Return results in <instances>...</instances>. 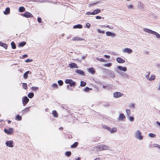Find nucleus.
I'll return each mask as SVG.
<instances>
[{
    "label": "nucleus",
    "instance_id": "cd10ccee",
    "mask_svg": "<svg viewBox=\"0 0 160 160\" xmlns=\"http://www.w3.org/2000/svg\"><path fill=\"white\" fill-rule=\"evenodd\" d=\"M34 95V94L33 92H30L28 94V96L29 98H31L33 97Z\"/></svg>",
    "mask_w": 160,
    "mask_h": 160
},
{
    "label": "nucleus",
    "instance_id": "0eeeda50",
    "mask_svg": "<svg viewBox=\"0 0 160 160\" xmlns=\"http://www.w3.org/2000/svg\"><path fill=\"white\" fill-rule=\"evenodd\" d=\"M123 96V94L120 92H115L113 93V97L115 98H119Z\"/></svg>",
    "mask_w": 160,
    "mask_h": 160
},
{
    "label": "nucleus",
    "instance_id": "6ab92c4d",
    "mask_svg": "<svg viewBox=\"0 0 160 160\" xmlns=\"http://www.w3.org/2000/svg\"><path fill=\"white\" fill-rule=\"evenodd\" d=\"M101 11V9H97L94 10L92 12L93 15H96L100 13Z\"/></svg>",
    "mask_w": 160,
    "mask_h": 160
},
{
    "label": "nucleus",
    "instance_id": "09e8293b",
    "mask_svg": "<svg viewBox=\"0 0 160 160\" xmlns=\"http://www.w3.org/2000/svg\"><path fill=\"white\" fill-rule=\"evenodd\" d=\"M92 88H90L88 87H86L84 89V91L86 92H88L89 91V90H92Z\"/></svg>",
    "mask_w": 160,
    "mask_h": 160
},
{
    "label": "nucleus",
    "instance_id": "f03ea898",
    "mask_svg": "<svg viewBox=\"0 0 160 160\" xmlns=\"http://www.w3.org/2000/svg\"><path fill=\"white\" fill-rule=\"evenodd\" d=\"M144 31L146 32H147L149 33L152 34L153 35H156V37L157 38H160V35L159 34L156 32L152 30L145 28L144 29Z\"/></svg>",
    "mask_w": 160,
    "mask_h": 160
},
{
    "label": "nucleus",
    "instance_id": "1a4fd4ad",
    "mask_svg": "<svg viewBox=\"0 0 160 160\" xmlns=\"http://www.w3.org/2000/svg\"><path fill=\"white\" fill-rule=\"evenodd\" d=\"M5 144L7 146L9 147L12 148L14 146L12 140L7 141L6 142Z\"/></svg>",
    "mask_w": 160,
    "mask_h": 160
},
{
    "label": "nucleus",
    "instance_id": "72a5a7b5",
    "mask_svg": "<svg viewBox=\"0 0 160 160\" xmlns=\"http://www.w3.org/2000/svg\"><path fill=\"white\" fill-rule=\"evenodd\" d=\"M22 118L21 116L19 115H17L15 119L18 121H20L22 120Z\"/></svg>",
    "mask_w": 160,
    "mask_h": 160
},
{
    "label": "nucleus",
    "instance_id": "bf43d9fd",
    "mask_svg": "<svg viewBox=\"0 0 160 160\" xmlns=\"http://www.w3.org/2000/svg\"><path fill=\"white\" fill-rule=\"evenodd\" d=\"M98 3H99V2L93 3L92 4H90V5H91V6L95 5L97 4Z\"/></svg>",
    "mask_w": 160,
    "mask_h": 160
},
{
    "label": "nucleus",
    "instance_id": "8fccbe9b",
    "mask_svg": "<svg viewBox=\"0 0 160 160\" xmlns=\"http://www.w3.org/2000/svg\"><path fill=\"white\" fill-rule=\"evenodd\" d=\"M35 1L36 2H46V0H35Z\"/></svg>",
    "mask_w": 160,
    "mask_h": 160
},
{
    "label": "nucleus",
    "instance_id": "69168bd1",
    "mask_svg": "<svg viewBox=\"0 0 160 160\" xmlns=\"http://www.w3.org/2000/svg\"><path fill=\"white\" fill-rule=\"evenodd\" d=\"M159 145L155 143L153 145V147H158V148L159 147Z\"/></svg>",
    "mask_w": 160,
    "mask_h": 160
},
{
    "label": "nucleus",
    "instance_id": "6e6d98bb",
    "mask_svg": "<svg viewBox=\"0 0 160 160\" xmlns=\"http://www.w3.org/2000/svg\"><path fill=\"white\" fill-rule=\"evenodd\" d=\"M32 59L28 58V59H27L25 61V62H26L28 63V62H32Z\"/></svg>",
    "mask_w": 160,
    "mask_h": 160
},
{
    "label": "nucleus",
    "instance_id": "3c124183",
    "mask_svg": "<svg viewBox=\"0 0 160 160\" xmlns=\"http://www.w3.org/2000/svg\"><path fill=\"white\" fill-rule=\"evenodd\" d=\"M105 27L111 29H112L113 28L112 26H109V25H107L104 26Z\"/></svg>",
    "mask_w": 160,
    "mask_h": 160
},
{
    "label": "nucleus",
    "instance_id": "c9c22d12",
    "mask_svg": "<svg viewBox=\"0 0 160 160\" xmlns=\"http://www.w3.org/2000/svg\"><path fill=\"white\" fill-rule=\"evenodd\" d=\"M117 131V128H111V130L110 132L111 133H113L116 132Z\"/></svg>",
    "mask_w": 160,
    "mask_h": 160
},
{
    "label": "nucleus",
    "instance_id": "f704fd0d",
    "mask_svg": "<svg viewBox=\"0 0 160 160\" xmlns=\"http://www.w3.org/2000/svg\"><path fill=\"white\" fill-rule=\"evenodd\" d=\"M112 65V63L111 62H109L107 63H105L103 65V66L105 67H111Z\"/></svg>",
    "mask_w": 160,
    "mask_h": 160
},
{
    "label": "nucleus",
    "instance_id": "a18cd8bd",
    "mask_svg": "<svg viewBox=\"0 0 160 160\" xmlns=\"http://www.w3.org/2000/svg\"><path fill=\"white\" fill-rule=\"evenodd\" d=\"M138 8L139 9L141 10H142V9L143 8V5L141 3H140L139 6Z\"/></svg>",
    "mask_w": 160,
    "mask_h": 160
},
{
    "label": "nucleus",
    "instance_id": "c03bdc74",
    "mask_svg": "<svg viewBox=\"0 0 160 160\" xmlns=\"http://www.w3.org/2000/svg\"><path fill=\"white\" fill-rule=\"evenodd\" d=\"M23 88L25 89H27V84L26 83H23L22 84Z\"/></svg>",
    "mask_w": 160,
    "mask_h": 160
},
{
    "label": "nucleus",
    "instance_id": "473e14b6",
    "mask_svg": "<svg viewBox=\"0 0 160 160\" xmlns=\"http://www.w3.org/2000/svg\"><path fill=\"white\" fill-rule=\"evenodd\" d=\"M52 114L54 117H58V115L57 112L56 110H53L52 111Z\"/></svg>",
    "mask_w": 160,
    "mask_h": 160
},
{
    "label": "nucleus",
    "instance_id": "58836bf2",
    "mask_svg": "<svg viewBox=\"0 0 160 160\" xmlns=\"http://www.w3.org/2000/svg\"><path fill=\"white\" fill-rule=\"evenodd\" d=\"M86 85V83L84 82L83 81H81V84H80V86L82 87H84Z\"/></svg>",
    "mask_w": 160,
    "mask_h": 160
},
{
    "label": "nucleus",
    "instance_id": "49530a36",
    "mask_svg": "<svg viewBox=\"0 0 160 160\" xmlns=\"http://www.w3.org/2000/svg\"><path fill=\"white\" fill-rule=\"evenodd\" d=\"M71 79H67L65 80V83L66 84H69L70 83V82L71 81Z\"/></svg>",
    "mask_w": 160,
    "mask_h": 160
},
{
    "label": "nucleus",
    "instance_id": "5701e85b",
    "mask_svg": "<svg viewBox=\"0 0 160 160\" xmlns=\"http://www.w3.org/2000/svg\"><path fill=\"white\" fill-rule=\"evenodd\" d=\"M29 108L30 107L26 108L25 109L22 111V113L23 114H24L26 112H28L29 110Z\"/></svg>",
    "mask_w": 160,
    "mask_h": 160
},
{
    "label": "nucleus",
    "instance_id": "9b49d317",
    "mask_svg": "<svg viewBox=\"0 0 160 160\" xmlns=\"http://www.w3.org/2000/svg\"><path fill=\"white\" fill-rule=\"evenodd\" d=\"M75 72L80 75L84 76L85 73L82 70L78 69L75 71Z\"/></svg>",
    "mask_w": 160,
    "mask_h": 160
},
{
    "label": "nucleus",
    "instance_id": "aec40b11",
    "mask_svg": "<svg viewBox=\"0 0 160 160\" xmlns=\"http://www.w3.org/2000/svg\"><path fill=\"white\" fill-rule=\"evenodd\" d=\"M88 71L92 74H94L95 72V71L94 70L93 67L90 68L88 69Z\"/></svg>",
    "mask_w": 160,
    "mask_h": 160
},
{
    "label": "nucleus",
    "instance_id": "20e7f679",
    "mask_svg": "<svg viewBox=\"0 0 160 160\" xmlns=\"http://www.w3.org/2000/svg\"><path fill=\"white\" fill-rule=\"evenodd\" d=\"M116 71L118 73V74H119L120 75V76H121L122 78H129V76L128 75L124 73L123 72H118V70H116Z\"/></svg>",
    "mask_w": 160,
    "mask_h": 160
},
{
    "label": "nucleus",
    "instance_id": "f8f14e48",
    "mask_svg": "<svg viewBox=\"0 0 160 160\" xmlns=\"http://www.w3.org/2000/svg\"><path fill=\"white\" fill-rule=\"evenodd\" d=\"M132 52V49L128 48H125L123 51V52L124 53H127L128 54H130Z\"/></svg>",
    "mask_w": 160,
    "mask_h": 160
},
{
    "label": "nucleus",
    "instance_id": "6e6552de",
    "mask_svg": "<svg viewBox=\"0 0 160 160\" xmlns=\"http://www.w3.org/2000/svg\"><path fill=\"white\" fill-rule=\"evenodd\" d=\"M29 99L26 96L22 98V102L24 106H25L28 102Z\"/></svg>",
    "mask_w": 160,
    "mask_h": 160
},
{
    "label": "nucleus",
    "instance_id": "412c9836",
    "mask_svg": "<svg viewBox=\"0 0 160 160\" xmlns=\"http://www.w3.org/2000/svg\"><path fill=\"white\" fill-rule=\"evenodd\" d=\"M102 144L98 145L96 147V150L98 151H102Z\"/></svg>",
    "mask_w": 160,
    "mask_h": 160
},
{
    "label": "nucleus",
    "instance_id": "864d4df0",
    "mask_svg": "<svg viewBox=\"0 0 160 160\" xmlns=\"http://www.w3.org/2000/svg\"><path fill=\"white\" fill-rule=\"evenodd\" d=\"M52 87L57 88L58 87V86L57 83H54L53 84Z\"/></svg>",
    "mask_w": 160,
    "mask_h": 160
},
{
    "label": "nucleus",
    "instance_id": "7ed1b4c3",
    "mask_svg": "<svg viewBox=\"0 0 160 160\" xmlns=\"http://www.w3.org/2000/svg\"><path fill=\"white\" fill-rule=\"evenodd\" d=\"M135 137L139 140H142L143 137L142 135L141 132L139 130H137L135 133Z\"/></svg>",
    "mask_w": 160,
    "mask_h": 160
},
{
    "label": "nucleus",
    "instance_id": "bb28decb",
    "mask_svg": "<svg viewBox=\"0 0 160 160\" xmlns=\"http://www.w3.org/2000/svg\"><path fill=\"white\" fill-rule=\"evenodd\" d=\"M102 150H108L109 148V147L107 145H106L104 144H102Z\"/></svg>",
    "mask_w": 160,
    "mask_h": 160
},
{
    "label": "nucleus",
    "instance_id": "4c0bfd02",
    "mask_svg": "<svg viewBox=\"0 0 160 160\" xmlns=\"http://www.w3.org/2000/svg\"><path fill=\"white\" fill-rule=\"evenodd\" d=\"M103 128L104 129H106L107 130L110 132L111 130V128H110L109 127H108L106 126H103Z\"/></svg>",
    "mask_w": 160,
    "mask_h": 160
},
{
    "label": "nucleus",
    "instance_id": "79ce46f5",
    "mask_svg": "<svg viewBox=\"0 0 160 160\" xmlns=\"http://www.w3.org/2000/svg\"><path fill=\"white\" fill-rule=\"evenodd\" d=\"M58 83L59 85L61 86H62L63 84V82L62 80H59L58 81Z\"/></svg>",
    "mask_w": 160,
    "mask_h": 160
},
{
    "label": "nucleus",
    "instance_id": "4468645a",
    "mask_svg": "<svg viewBox=\"0 0 160 160\" xmlns=\"http://www.w3.org/2000/svg\"><path fill=\"white\" fill-rule=\"evenodd\" d=\"M116 61L119 63H124L125 62V61L122 58L120 57H118L117 58Z\"/></svg>",
    "mask_w": 160,
    "mask_h": 160
},
{
    "label": "nucleus",
    "instance_id": "0e129e2a",
    "mask_svg": "<svg viewBox=\"0 0 160 160\" xmlns=\"http://www.w3.org/2000/svg\"><path fill=\"white\" fill-rule=\"evenodd\" d=\"M86 26L88 28H89L90 26V24L89 23H88L86 24Z\"/></svg>",
    "mask_w": 160,
    "mask_h": 160
},
{
    "label": "nucleus",
    "instance_id": "c85d7f7f",
    "mask_svg": "<svg viewBox=\"0 0 160 160\" xmlns=\"http://www.w3.org/2000/svg\"><path fill=\"white\" fill-rule=\"evenodd\" d=\"M11 44L12 49H15L16 48V44L13 41L12 42Z\"/></svg>",
    "mask_w": 160,
    "mask_h": 160
},
{
    "label": "nucleus",
    "instance_id": "de8ad7c7",
    "mask_svg": "<svg viewBox=\"0 0 160 160\" xmlns=\"http://www.w3.org/2000/svg\"><path fill=\"white\" fill-rule=\"evenodd\" d=\"M148 136L151 138H154L156 136V135L152 133H150L149 134Z\"/></svg>",
    "mask_w": 160,
    "mask_h": 160
},
{
    "label": "nucleus",
    "instance_id": "ddd939ff",
    "mask_svg": "<svg viewBox=\"0 0 160 160\" xmlns=\"http://www.w3.org/2000/svg\"><path fill=\"white\" fill-rule=\"evenodd\" d=\"M69 65L70 68H78V66L77 64L74 63H70L69 64Z\"/></svg>",
    "mask_w": 160,
    "mask_h": 160
},
{
    "label": "nucleus",
    "instance_id": "603ef678",
    "mask_svg": "<svg viewBox=\"0 0 160 160\" xmlns=\"http://www.w3.org/2000/svg\"><path fill=\"white\" fill-rule=\"evenodd\" d=\"M32 91H34L36 90H38V87H32Z\"/></svg>",
    "mask_w": 160,
    "mask_h": 160
},
{
    "label": "nucleus",
    "instance_id": "39448f33",
    "mask_svg": "<svg viewBox=\"0 0 160 160\" xmlns=\"http://www.w3.org/2000/svg\"><path fill=\"white\" fill-rule=\"evenodd\" d=\"M21 15L23 17L26 18L32 17H33V15L31 13L28 12H25L24 13L21 14Z\"/></svg>",
    "mask_w": 160,
    "mask_h": 160
},
{
    "label": "nucleus",
    "instance_id": "b1692460",
    "mask_svg": "<svg viewBox=\"0 0 160 160\" xmlns=\"http://www.w3.org/2000/svg\"><path fill=\"white\" fill-rule=\"evenodd\" d=\"M18 11L20 12H22L25 11V8L23 7H20L18 9Z\"/></svg>",
    "mask_w": 160,
    "mask_h": 160
},
{
    "label": "nucleus",
    "instance_id": "2f4dec72",
    "mask_svg": "<svg viewBox=\"0 0 160 160\" xmlns=\"http://www.w3.org/2000/svg\"><path fill=\"white\" fill-rule=\"evenodd\" d=\"M78 143L77 142H75L71 146V148H76L78 145Z\"/></svg>",
    "mask_w": 160,
    "mask_h": 160
},
{
    "label": "nucleus",
    "instance_id": "ea45409f",
    "mask_svg": "<svg viewBox=\"0 0 160 160\" xmlns=\"http://www.w3.org/2000/svg\"><path fill=\"white\" fill-rule=\"evenodd\" d=\"M126 111L127 114V117L130 116L131 111L129 109H126Z\"/></svg>",
    "mask_w": 160,
    "mask_h": 160
},
{
    "label": "nucleus",
    "instance_id": "680f3d73",
    "mask_svg": "<svg viewBox=\"0 0 160 160\" xmlns=\"http://www.w3.org/2000/svg\"><path fill=\"white\" fill-rule=\"evenodd\" d=\"M86 14L88 15H93L92 12H87L86 13Z\"/></svg>",
    "mask_w": 160,
    "mask_h": 160
},
{
    "label": "nucleus",
    "instance_id": "052dcab7",
    "mask_svg": "<svg viewBox=\"0 0 160 160\" xmlns=\"http://www.w3.org/2000/svg\"><path fill=\"white\" fill-rule=\"evenodd\" d=\"M130 106L131 108H134L135 107L134 104L132 103H130Z\"/></svg>",
    "mask_w": 160,
    "mask_h": 160
},
{
    "label": "nucleus",
    "instance_id": "f3484780",
    "mask_svg": "<svg viewBox=\"0 0 160 160\" xmlns=\"http://www.w3.org/2000/svg\"><path fill=\"white\" fill-rule=\"evenodd\" d=\"M126 118L125 115L123 113H120L119 116L118 120L120 121H122L123 119Z\"/></svg>",
    "mask_w": 160,
    "mask_h": 160
},
{
    "label": "nucleus",
    "instance_id": "774afa93",
    "mask_svg": "<svg viewBox=\"0 0 160 160\" xmlns=\"http://www.w3.org/2000/svg\"><path fill=\"white\" fill-rule=\"evenodd\" d=\"M28 57V55L27 54H25L24 55H23L22 56V58H24L26 57Z\"/></svg>",
    "mask_w": 160,
    "mask_h": 160
},
{
    "label": "nucleus",
    "instance_id": "393cba45",
    "mask_svg": "<svg viewBox=\"0 0 160 160\" xmlns=\"http://www.w3.org/2000/svg\"><path fill=\"white\" fill-rule=\"evenodd\" d=\"M0 46L3 47L5 49H7L8 48V46L6 44L2 43L1 42V43H0Z\"/></svg>",
    "mask_w": 160,
    "mask_h": 160
},
{
    "label": "nucleus",
    "instance_id": "e433bc0d",
    "mask_svg": "<svg viewBox=\"0 0 160 160\" xmlns=\"http://www.w3.org/2000/svg\"><path fill=\"white\" fill-rule=\"evenodd\" d=\"M128 118V119L131 122H133L134 120V118L132 116H130L127 117Z\"/></svg>",
    "mask_w": 160,
    "mask_h": 160
},
{
    "label": "nucleus",
    "instance_id": "2eb2a0df",
    "mask_svg": "<svg viewBox=\"0 0 160 160\" xmlns=\"http://www.w3.org/2000/svg\"><path fill=\"white\" fill-rule=\"evenodd\" d=\"M32 73L31 72H30L29 71H28L26 72L25 73H24L23 74V78L24 79H26L28 77V74H30Z\"/></svg>",
    "mask_w": 160,
    "mask_h": 160
},
{
    "label": "nucleus",
    "instance_id": "a878e982",
    "mask_svg": "<svg viewBox=\"0 0 160 160\" xmlns=\"http://www.w3.org/2000/svg\"><path fill=\"white\" fill-rule=\"evenodd\" d=\"M26 44V42H20L18 45V47H23Z\"/></svg>",
    "mask_w": 160,
    "mask_h": 160
},
{
    "label": "nucleus",
    "instance_id": "13d9d810",
    "mask_svg": "<svg viewBox=\"0 0 160 160\" xmlns=\"http://www.w3.org/2000/svg\"><path fill=\"white\" fill-rule=\"evenodd\" d=\"M128 9H132L133 8V6L131 4L128 6Z\"/></svg>",
    "mask_w": 160,
    "mask_h": 160
},
{
    "label": "nucleus",
    "instance_id": "5fc2aeb1",
    "mask_svg": "<svg viewBox=\"0 0 160 160\" xmlns=\"http://www.w3.org/2000/svg\"><path fill=\"white\" fill-rule=\"evenodd\" d=\"M72 40H73V41H75V40L78 41L79 40V37H74L72 38Z\"/></svg>",
    "mask_w": 160,
    "mask_h": 160
},
{
    "label": "nucleus",
    "instance_id": "423d86ee",
    "mask_svg": "<svg viewBox=\"0 0 160 160\" xmlns=\"http://www.w3.org/2000/svg\"><path fill=\"white\" fill-rule=\"evenodd\" d=\"M13 130V128H10L8 129L6 128L4 129V131L6 134L8 135H10L12 133Z\"/></svg>",
    "mask_w": 160,
    "mask_h": 160
},
{
    "label": "nucleus",
    "instance_id": "4d7b16f0",
    "mask_svg": "<svg viewBox=\"0 0 160 160\" xmlns=\"http://www.w3.org/2000/svg\"><path fill=\"white\" fill-rule=\"evenodd\" d=\"M97 31L99 33H101L102 34L105 33V31H101L100 29H98Z\"/></svg>",
    "mask_w": 160,
    "mask_h": 160
},
{
    "label": "nucleus",
    "instance_id": "dca6fc26",
    "mask_svg": "<svg viewBox=\"0 0 160 160\" xmlns=\"http://www.w3.org/2000/svg\"><path fill=\"white\" fill-rule=\"evenodd\" d=\"M117 68L119 70L125 72L127 70V68L126 67H122L121 66H118Z\"/></svg>",
    "mask_w": 160,
    "mask_h": 160
},
{
    "label": "nucleus",
    "instance_id": "7c9ffc66",
    "mask_svg": "<svg viewBox=\"0 0 160 160\" xmlns=\"http://www.w3.org/2000/svg\"><path fill=\"white\" fill-rule=\"evenodd\" d=\"M155 78V76L153 74H152L151 75V77L150 78L148 79V80L149 81H152L154 80Z\"/></svg>",
    "mask_w": 160,
    "mask_h": 160
},
{
    "label": "nucleus",
    "instance_id": "a211bd4d",
    "mask_svg": "<svg viewBox=\"0 0 160 160\" xmlns=\"http://www.w3.org/2000/svg\"><path fill=\"white\" fill-rule=\"evenodd\" d=\"M10 9L9 7L7 8L5 11L3 12L4 14L5 15H8L10 13Z\"/></svg>",
    "mask_w": 160,
    "mask_h": 160
},
{
    "label": "nucleus",
    "instance_id": "338daca9",
    "mask_svg": "<svg viewBox=\"0 0 160 160\" xmlns=\"http://www.w3.org/2000/svg\"><path fill=\"white\" fill-rule=\"evenodd\" d=\"M104 56L106 58H108V59H109L110 58V56L109 55H104Z\"/></svg>",
    "mask_w": 160,
    "mask_h": 160
},
{
    "label": "nucleus",
    "instance_id": "e2e57ef3",
    "mask_svg": "<svg viewBox=\"0 0 160 160\" xmlns=\"http://www.w3.org/2000/svg\"><path fill=\"white\" fill-rule=\"evenodd\" d=\"M38 21L39 23H41L42 22V19L40 17H38Z\"/></svg>",
    "mask_w": 160,
    "mask_h": 160
},
{
    "label": "nucleus",
    "instance_id": "a19ab883",
    "mask_svg": "<svg viewBox=\"0 0 160 160\" xmlns=\"http://www.w3.org/2000/svg\"><path fill=\"white\" fill-rule=\"evenodd\" d=\"M71 155V152L70 151H67L65 153V155L68 156L69 157Z\"/></svg>",
    "mask_w": 160,
    "mask_h": 160
},
{
    "label": "nucleus",
    "instance_id": "c756f323",
    "mask_svg": "<svg viewBox=\"0 0 160 160\" xmlns=\"http://www.w3.org/2000/svg\"><path fill=\"white\" fill-rule=\"evenodd\" d=\"M76 82L73 81L72 80H71V81L69 83V85L71 87L75 86L76 85Z\"/></svg>",
    "mask_w": 160,
    "mask_h": 160
},
{
    "label": "nucleus",
    "instance_id": "f257e3e1",
    "mask_svg": "<svg viewBox=\"0 0 160 160\" xmlns=\"http://www.w3.org/2000/svg\"><path fill=\"white\" fill-rule=\"evenodd\" d=\"M102 70L103 72L105 73V78H114L115 77V74L113 71L105 68H103Z\"/></svg>",
    "mask_w": 160,
    "mask_h": 160
},
{
    "label": "nucleus",
    "instance_id": "37998d69",
    "mask_svg": "<svg viewBox=\"0 0 160 160\" xmlns=\"http://www.w3.org/2000/svg\"><path fill=\"white\" fill-rule=\"evenodd\" d=\"M97 59L98 61H100L101 62H106V60H105L104 59L102 58H97Z\"/></svg>",
    "mask_w": 160,
    "mask_h": 160
},
{
    "label": "nucleus",
    "instance_id": "4be33fe9",
    "mask_svg": "<svg viewBox=\"0 0 160 160\" xmlns=\"http://www.w3.org/2000/svg\"><path fill=\"white\" fill-rule=\"evenodd\" d=\"M82 28V26L80 24H77L75 25H74L73 26V28Z\"/></svg>",
    "mask_w": 160,
    "mask_h": 160
},
{
    "label": "nucleus",
    "instance_id": "9d476101",
    "mask_svg": "<svg viewBox=\"0 0 160 160\" xmlns=\"http://www.w3.org/2000/svg\"><path fill=\"white\" fill-rule=\"evenodd\" d=\"M106 33L107 36H111L112 38H113L116 36L115 33L109 31L106 32Z\"/></svg>",
    "mask_w": 160,
    "mask_h": 160
}]
</instances>
